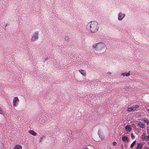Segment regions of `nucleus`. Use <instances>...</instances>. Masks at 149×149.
<instances>
[{
	"label": "nucleus",
	"instance_id": "nucleus-1",
	"mask_svg": "<svg viewBox=\"0 0 149 149\" xmlns=\"http://www.w3.org/2000/svg\"><path fill=\"white\" fill-rule=\"evenodd\" d=\"M88 26L90 27V30L92 33L97 32L99 29V25L98 23L94 21L89 22L88 24Z\"/></svg>",
	"mask_w": 149,
	"mask_h": 149
},
{
	"label": "nucleus",
	"instance_id": "nucleus-2",
	"mask_svg": "<svg viewBox=\"0 0 149 149\" xmlns=\"http://www.w3.org/2000/svg\"><path fill=\"white\" fill-rule=\"evenodd\" d=\"M106 47L105 44L101 42L94 44L93 47L95 50L103 51L105 50Z\"/></svg>",
	"mask_w": 149,
	"mask_h": 149
},
{
	"label": "nucleus",
	"instance_id": "nucleus-3",
	"mask_svg": "<svg viewBox=\"0 0 149 149\" xmlns=\"http://www.w3.org/2000/svg\"><path fill=\"white\" fill-rule=\"evenodd\" d=\"M38 31H35L32 33L31 38V41L35 42L38 39Z\"/></svg>",
	"mask_w": 149,
	"mask_h": 149
},
{
	"label": "nucleus",
	"instance_id": "nucleus-4",
	"mask_svg": "<svg viewBox=\"0 0 149 149\" xmlns=\"http://www.w3.org/2000/svg\"><path fill=\"white\" fill-rule=\"evenodd\" d=\"M139 106L138 105H136L133 106L132 107H128L127 109V111L128 112H132L136 110L137 109L139 108Z\"/></svg>",
	"mask_w": 149,
	"mask_h": 149
},
{
	"label": "nucleus",
	"instance_id": "nucleus-5",
	"mask_svg": "<svg viewBox=\"0 0 149 149\" xmlns=\"http://www.w3.org/2000/svg\"><path fill=\"white\" fill-rule=\"evenodd\" d=\"M19 101V99L17 97H14L13 99V106L14 107H16Z\"/></svg>",
	"mask_w": 149,
	"mask_h": 149
},
{
	"label": "nucleus",
	"instance_id": "nucleus-6",
	"mask_svg": "<svg viewBox=\"0 0 149 149\" xmlns=\"http://www.w3.org/2000/svg\"><path fill=\"white\" fill-rule=\"evenodd\" d=\"M118 19L120 20H121L123 18L125 17V15L121 13H120L119 14Z\"/></svg>",
	"mask_w": 149,
	"mask_h": 149
},
{
	"label": "nucleus",
	"instance_id": "nucleus-7",
	"mask_svg": "<svg viewBox=\"0 0 149 149\" xmlns=\"http://www.w3.org/2000/svg\"><path fill=\"white\" fill-rule=\"evenodd\" d=\"M78 71L80 72L81 74L84 76H86V73L84 70L83 69H79L78 70Z\"/></svg>",
	"mask_w": 149,
	"mask_h": 149
},
{
	"label": "nucleus",
	"instance_id": "nucleus-8",
	"mask_svg": "<svg viewBox=\"0 0 149 149\" xmlns=\"http://www.w3.org/2000/svg\"><path fill=\"white\" fill-rule=\"evenodd\" d=\"M125 129L127 132H130L132 130V128L130 125H127L125 127Z\"/></svg>",
	"mask_w": 149,
	"mask_h": 149
},
{
	"label": "nucleus",
	"instance_id": "nucleus-9",
	"mask_svg": "<svg viewBox=\"0 0 149 149\" xmlns=\"http://www.w3.org/2000/svg\"><path fill=\"white\" fill-rule=\"evenodd\" d=\"M22 146L21 145L17 144L15 145L13 149H22Z\"/></svg>",
	"mask_w": 149,
	"mask_h": 149
},
{
	"label": "nucleus",
	"instance_id": "nucleus-10",
	"mask_svg": "<svg viewBox=\"0 0 149 149\" xmlns=\"http://www.w3.org/2000/svg\"><path fill=\"white\" fill-rule=\"evenodd\" d=\"M29 134L34 136H36L37 134L36 132H35L33 130H30L29 131Z\"/></svg>",
	"mask_w": 149,
	"mask_h": 149
},
{
	"label": "nucleus",
	"instance_id": "nucleus-11",
	"mask_svg": "<svg viewBox=\"0 0 149 149\" xmlns=\"http://www.w3.org/2000/svg\"><path fill=\"white\" fill-rule=\"evenodd\" d=\"M122 140L123 141L125 142H127L129 141L128 138L126 136H123L122 138Z\"/></svg>",
	"mask_w": 149,
	"mask_h": 149
},
{
	"label": "nucleus",
	"instance_id": "nucleus-12",
	"mask_svg": "<svg viewBox=\"0 0 149 149\" xmlns=\"http://www.w3.org/2000/svg\"><path fill=\"white\" fill-rule=\"evenodd\" d=\"M143 147V145L141 143H138L136 147V149H141Z\"/></svg>",
	"mask_w": 149,
	"mask_h": 149
},
{
	"label": "nucleus",
	"instance_id": "nucleus-13",
	"mask_svg": "<svg viewBox=\"0 0 149 149\" xmlns=\"http://www.w3.org/2000/svg\"><path fill=\"white\" fill-rule=\"evenodd\" d=\"M138 125L142 128H143L145 127L144 123L141 122H139L138 123Z\"/></svg>",
	"mask_w": 149,
	"mask_h": 149
},
{
	"label": "nucleus",
	"instance_id": "nucleus-14",
	"mask_svg": "<svg viewBox=\"0 0 149 149\" xmlns=\"http://www.w3.org/2000/svg\"><path fill=\"white\" fill-rule=\"evenodd\" d=\"M121 75H123L124 76H126L127 77L129 76L130 75V72L125 74V73H123L121 74Z\"/></svg>",
	"mask_w": 149,
	"mask_h": 149
},
{
	"label": "nucleus",
	"instance_id": "nucleus-15",
	"mask_svg": "<svg viewBox=\"0 0 149 149\" xmlns=\"http://www.w3.org/2000/svg\"><path fill=\"white\" fill-rule=\"evenodd\" d=\"M143 121L145 123H146L147 125H148L149 124V120L147 118H143Z\"/></svg>",
	"mask_w": 149,
	"mask_h": 149
},
{
	"label": "nucleus",
	"instance_id": "nucleus-16",
	"mask_svg": "<svg viewBox=\"0 0 149 149\" xmlns=\"http://www.w3.org/2000/svg\"><path fill=\"white\" fill-rule=\"evenodd\" d=\"M136 141H135L133 142L132 143L130 146V147L131 148H133L134 147V146L135 144L136 143Z\"/></svg>",
	"mask_w": 149,
	"mask_h": 149
},
{
	"label": "nucleus",
	"instance_id": "nucleus-17",
	"mask_svg": "<svg viewBox=\"0 0 149 149\" xmlns=\"http://www.w3.org/2000/svg\"><path fill=\"white\" fill-rule=\"evenodd\" d=\"M146 134L145 133H143L142 136V139L144 140L146 139Z\"/></svg>",
	"mask_w": 149,
	"mask_h": 149
},
{
	"label": "nucleus",
	"instance_id": "nucleus-18",
	"mask_svg": "<svg viewBox=\"0 0 149 149\" xmlns=\"http://www.w3.org/2000/svg\"><path fill=\"white\" fill-rule=\"evenodd\" d=\"M112 144L113 146H115L117 144V143L116 142L114 141L113 143Z\"/></svg>",
	"mask_w": 149,
	"mask_h": 149
},
{
	"label": "nucleus",
	"instance_id": "nucleus-19",
	"mask_svg": "<svg viewBox=\"0 0 149 149\" xmlns=\"http://www.w3.org/2000/svg\"><path fill=\"white\" fill-rule=\"evenodd\" d=\"M131 136L132 138V139L134 138V136L132 133L131 134Z\"/></svg>",
	"mask_w": 149,
	"mask_h": 149
},
{
	"label": "nucleus",
	"instance_id": "nucleus-20",
	"mask_svg": "<svg viewBox=\"0 0 149 149\" xmlns=\"http://www.w3.org/2000/svg\"><path fill=\"white\" fill-rule=\"evenodd\" d=\"M0 114H3V111L2 110L0 109Z\"/></svg>",
	"mask_w": 149,
	"mask_h": 149
},
{
	"label": "nucleus",
	"instance_id": "nucleus-21",
	"mask_svg": "<svg viewBox=\"0 0 149 149\" xmlns=\"http://www.w3.org/2000/svg\"><path fill=\"white\" fill-rule=\"evenodd\" d=\"M146 139L147 140H148L149 139V135H148L147 136Z\"/></svg>",
	"mask_w": 149,
	"mask_h": 149
},
{
	"label": "nucleus",
	"instance_id": "nucleus-22",
	"mask_svg": "<svg viewBox=\"0 0 149 149\" xmlns=\"http://www.w3.org/2000/svg\"><path fill=\"white\" fill-rule=\"evenodd\" d=\"M84 149H89L87 147H85L84 148Z\"/></svg>",
	"mask_w": 149,
	"mask_h": 149
},
{
	"label": "nucleus",
	"instance_id": "nucleus-23",
	"mask_svg": "<svg viewBox=\"0 0 149 149\" xmlns=\"http://www.w3.org/2000/svg\"><path fill=\"white\" fill-rule=\"evenodd\" d=\"M147 111L149 112V109H148Z\"/></svg>",
	"mask_w": 149,
	"mask_h": 149
},
{
	"label": "nucleus",
	"instance_id": "nucleus-24",
	"mask_svg": "<svg viewBox=\"0 0 149 149\" xmlns=\"http://www.w3.org/2000/svg\"><path fill=\"white\" fill-rule=\"evenodd\" d=\"M128 132L127 133H126V134H128Z\"/></svg>",
	"mask_w": 149,
	"mask_h": 149
},
{
	"label": "nucleus",
	"instance_id": "nucleus-25",
	"mask_svg": "<svg viewBox=\"0 0 149 149\" xmlns=\"http://www.w3.org/2000/svg\"><path fill=\"white\" fill-rule=\"evenodd\" d=\"M109 149H111V148H109Z\"/></svg>",
	"mask_w": 149,
	"mask_h": 149
}]
</instances>
